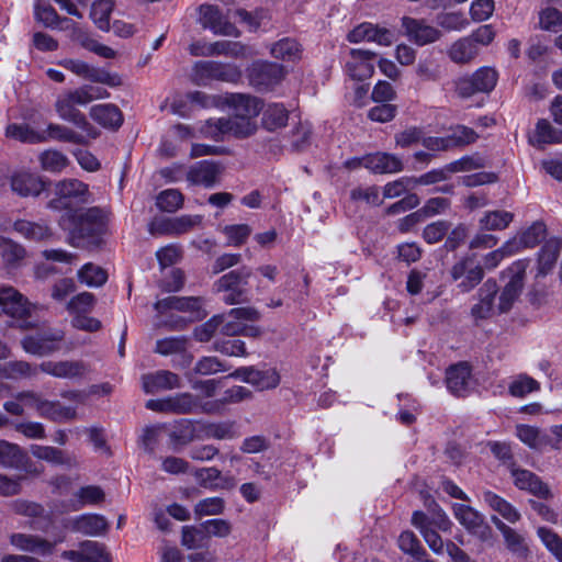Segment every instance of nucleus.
<instances>
[{
  "label": "nucleus",
  "mask_w": 562,
  "mask_h": 562,
  "mask_svg": "<svg viewBox=\"0 0 562 562\" xmlns=\"http://www.w3.org/2000/svg\"><path fill=\"white\" fill-rule=\"evenodd\" d=\"M229 105L233 109L232 116L205 121L200 130L203 136L220 140L228 136L244 138L256 132L260 101L250 95L234 94L229 99Z\"/></svg>",
  "instance_id": "nucleus-1"
},
{
  "label": "nucleus",
  "mask_w": 562,
  "mask_h": 562,
  "mask_svg": "<svg viewBox=\"0 0 562 562\" xmlns=\"http://www.w3.org/2000/svg\"><path fill=\"white\" fill-rule=\"evenodd\" d=\"M221 318L220 333L226 336L243 335L246 337H258L261 335L260 327L248 325L247 322H256L260 313L255 307H236L227 314L215 315Z\"/></svg>",
  "instance_id": "nucleus-2"
},
{
  "label": "nucleus",
  "mask_w": 562,
  "mask_h": 562,
  "mask_svg": "<svg viewBox=\"0 0 562 562\" xmlns=\"http://www.w3.org/2000/svg\"><path fill=\"white\" fill-rule=\"evenodd\" d=\"M60 226L74 237H90L101 231L103 214L100 209L75 210L66 212L60 218Z\"/></svg>",
  "instance_id": "nucleus-3"
},
{
  "label": "nucleus",
  "mask_w": 562,
  "mask_h": 562,
  "mask_svg": "<svg viewBox=\"0 0 562 562\" xmlns=\"http://www.w3.org/2000/svg\"><path fill=\"white\" fill-rule=\"evenodd\" d=\"M55 198L49 202L53 210L74 212L75 204L89 203L91 194L89 188L77 179H65L58 181L54 187Z\"/></svg>",
  "instance_id": "nucleus-4"
},
{
  "label": "nucleus",
  "mask_w": 562,
  "mask_h": 562,
  "mask_svg": "<svg viewBox=\"0 0 562 562\" xmlns=\"http://www.w3.org/2000/svg\"><path fill=\"white\" fill-rule=\"evenodd\" d=\"M58 65L71 71L76 76L115 88L122 85V78L116 72H110L105 69L94 68L80 59L65 58L58 61Z\"/></svg>",
  "instance_id": "nucleus-5"
},
{
  "label": "nucleus",
  "mask_w": 562,
  "mask_h": 562,
  "mask_svg": "<svg viewBox=\"0 0 562 562\" xmlns=\"http://www.w3.org/2000/svg\"><path fill=\"white\" fill-rule=\"evenodd\" d=\"M527 266V261L517 260L513 262L512 266L507 269L508 281L498 297V313H505L509 311L513 304L519 297L524 286Z\"/></svg>",
  "instance_id": "nucleus-6"
},
{
  "label": "nucleus",
  "mask_w": 562,
  "mask_h": 562,
  "mask_svg": "<svg viewBox=\"0 0 562 562\" xmlns=\"http://www.w3.org/2000/svg\"><path fill=\"white\" fill-rule=\"evenodd\" d=\"M498 80V72L492 67H481L470 78L460 79L457 82V92L467 98L475 92H491Z\"/></svg>",
  "instance_id": "nucleus-7"
},
{
  "label": "nucleus",
  "mask_w": 562,
  "mask_h": 562,
  "mask_svg": "<svg viewBox=\"0 0 562 562\" xmlns=\"http://www.w3.org/2000/svg\"><path fill=\"white\" fill-rule=\"evenodd\" d=\"M402 26L407 38L418 46L435 43L442 36L440 30L430 25L423 19L404 16L402 19Z\"/></svg>",
  "instance_id": "nucleus-8"
},
{
  "label": "nucleus",
  "mask_w": 562,
  "mask_h": 562,
  "mask_svg": "<svg viewBox=\"0 0 562 562\" xmlns=\"http://www.w3.org/2000/svg\"><path fill=\"white\" fill-rule=\"evenodd\" d=\"M155 308L159 313H166L171 311L187 313L186 321L192 322L200 319L204 316L202 311V302L199 297H177L170 296L156 302Z\"/></svg>",
  "instance_id": "nucleus-9"
},
{
  "label": "nucleus",
  "mask_w": 562,
  "mask_h": 562,
  "mask_svg": "<svg viewBox=\"0 0 562 562\" xmlns=\"http://www.w3.org/2000/svg\"><path fill=\"white\" fill-rule=\"evenodd\" d=\"M375 54L370 50L351 49L346 61V74L353 80L363 81L374 74Z\"/></svg>",
  "instance_id": "nucleus-10"
},
{
  "label": "nucleus",
  "mask_w": 562,
  "mask_h": 562,
  "mask_svg": "<svg viewBox=\"0 0 562 562\" xmlns=\"http://www.w3.org/2000/svg\"><path fill=\"white\" fill-rule=\"evenodd\" d=\"M41 371L58 379L79 380L89 372V366L80 360L45 361L40 366Z\"/></svg>",
  "instance_id": "nucleus-11"
},
{
  "label": "nucleus",
  "mask_w": 562,
  "mask_h": 562,
  "mask_svg": "<svg viewBox=\"0 0 562 562\" xmlns=\"http://www.w3.org/2000/svg\"><path fill=\"white\" fill-rule=\"evenodd\" d=\"M546 225L541 222H535L529 227L521 229L505 243V248L509 249V255L518 254L525 249L536 247L546 236Z\"/></svg>",
  "instance_id": "nucleus-12"
},
{
  "label": "nucleus",
  "mask_w": 562,
  "mask_h": 562,
  "mask_svg": "<svg viewBox=\"0 0 562 562\" xmlns=\"http://www.w3.org/2000/svg\"><path fill=\"white\" fill-rule=\"evenodd\" d=\"M492 520L496 529L502 533L507 550L520 562L527 561L530 555V549L526 537L497 517H493Z\"/></svg>",
  "instance_id": "nucleus-13"
},
{
  "label": "nucleus",
  "mask_w": 562,
  "mask_h": 562,
  "mask_svg": "<svg viewBox=\"0 0 562 562\" xmlns=\"http://www.w3.org/2000/svg\"><path fill=\"white\" fill-rule=\"evenodd\" d=\"M195 75L199 80L215 79L227 82H236L240 78V70L232 64H221L216 61H199L194 66Z\"/></svg>",
  "instance_id": "nucleus-14"
},
{
  "label": "nucleus",
  "mask_w": 562,
  "mask_h": 562,
  "mask_svg": "<svg viewBox=\"0 0 562 562\" xmlns=\"http://www.w3.org/2000/svg\"><path fill=\"white\" fill-rule=\"evenodd\" d=\"M234 375L241 381L251 384L259 391L276 389L280 384V374L273 369L258 370L255 368L238 369Z\"/></svg>",
  "instance_id": "nucleus-15"
},
{
  "label": "nucleus",
  "mask_w": 562,
  "mask_h": 562,
  "mask_svg": "<svg viewBox=\"0 0 562 562\" xmlns=\"http://www.w3.org/2000/svg\"><path fill=\"white\" fill-rule=\"evenodd\" d=\"M284 77V69L281 65L268 61L255 63L249 70V79L252 85L271 89Z\"/></svg>",
  "instance_id": "nucleus-16"
},
{
  "label": "nucleus",
  "mask_w": 562,
  "mask_h": 562,
  "mask_svg": "<svg viewBox=\"0 0 562 562\" xmlns=\"http://www.w3.org/2000/svg\"><path fill=\"white\" fill-rule=\"evenodd\" d=\"M200 21L205 29H210L216 35L237 36L234 24L229 23L220 10L211 4L200 7Z\"/></svg>",
  "instance_id": "nucleus-17"
},
{
  "label": "nucleus",
  "mask_w": 562,
  "mask_h": 562,
  "mask_svg": "<svg viewBox=\"0 0 562 562\" xmlns=\"http://www.w3.org/2000/svg\"><path fill=\"white\" fill-rule=\"evenodd\" d=\"M348 40L351 43L373 42L381 46H390L394 41V35L387 29L364 22L349 32Z\"/></svg>",
  "instance_id": "nucleus-18"
},
{
  "label": "nucleus",
  "mask_w": 562,
  "mask_h": 562,
  "mask_svg": "<svg viewBox=\"0 0 562 562\" xmlns=\"http://www.w3.org/2000/svg\"><path fill=\"white\" fill-rule=\"evenodd\" d=\"M250 276L249 270H243V273L239 271H231L224 276H222L215 283L216 290L218 292H225L223 300L227 304H238L244 301V290L239 289V284L241 279H247Z\"/></svg>",
  "instance_id": "nucleus-19"
},
{
  "label": "nucleus",
  "mask_w": 562,
  "mask_h": 562,
  "mask_svg": "<svg viewBox=\"0 0 562 562\" xmlns=\"http://www.w3.org/2000/svg\"><path fill=\"white\" fill-rule=\"evenodd\" d=\"M221 175V167L212 160H202L190 167L187 180L193 186L213 187Z\"/></svg>",
  "instance_id": "nucleus-20"
},
{
  "label": "nucleus",
  "mask_w": 562,
  "mask_h": 562,
  "mask_svg": "<svg viewBox=\"0 0 562 562\" xmlns=\"http://www.w3.org/2000/svg\"><path fill=\"white\" fill-rule=\"evenodd\" d=\"M0 306L5 314L16 318H24L31 315L32 310H35V307L31 306L13 288H3L0 290Z\"/></svg>",
  "instance_id": "nucleus-21"
},
{
  "label": "nucleus",
  "mask_w": 562,
  "mask_h": 562,
  "mask_svg": "<svg viewBox=\"0 0 562 562\" xmlns=\"http://www.w3.org/2000/svg\"><path fill=\"white\" fill-rule=\"evenodd\" d=\"M0 306L5 314L16 318H24L31 315L32 310H35V307L31 306L13 288H3L0 290Z\"/></svg>",
  "instance_id": "nucleus-22"
},
{
  "label": "nucleus",
  "mask_w": 562,
  "mask_h": 562,
  "mask_svg": "<svg viewBox=\"0 0 562 562\" xmlns=\"http://www.w3.org/2000/svg\"><path fill=\"white\" fill-rule=\"evenodd\" d=\"M364 168L373 173H397L404 169L400 157L389 153H373L364 156Z\"/></svg>",
  "instance_id": "nucleus-23"
},
{
  "label": "nucleus",
  "mask_w": 562,
  "mask_h": 562,
  "mask_svg": "<svg viewBox=\"0 0 562 562\" xmlns=\"http://www.w3.org/2000/svg\"><path fill=\"white\" fill-rule=\"evenodd\" d=\"M64 338V333L58 330L52 335H36L25 337L22 341L24 350L32 355L45 356L59 348V342Z\"/></svg>",
  "instance_id": "nucleus-24"
},
{
  "label": "nucleus",
  "mask_w": 562,
  "mask_h": 562,
  "mask_svg": "<svg viewBox=\"0 0 562 562\" xmlns=\"http://www.w3.org/2000/svg\"><path fill=\"white\" fill-rule=\"evenodd\" d=\"M11 188L21 196H37L44 190V182L35 173L19 171L12 176Z\"/></svg>",
  "instance_id": "nucleus-25"
},
{
  "label": "nucleus",
  "mask_w": 562,
  "mask_h": 562,
  "mask_svg": "<svg viewBox=\"0 0 562 562\" xmlns=\"http://www.w3.org/2000/svg\"><path fill=\"white\" fill-rule=\"evenodd\" d=\"M497 284L495 281L487 280L480 289V301L472 307V315L476 319L488 318L498 313L497 306L493 304Z\"/></svg>",
  "instance_id": "nucleus-26"
},
{
  "label": "nucleus",
  "mask_w": 562,
  "mask_h": 562,
  "mask_svg": "<svg viewBox=\"0 0 562 562\" xmlns=\"http://www.w3.org/2000/svg\"><path fill=\"white\" fill-rule=\"evenodd\" d=\"M63 557L72 562H109V555L95 541H85L79 550L65 551Z\"/></svg>",
  "instance_id": "nucleus-27"
},
{
  "label": "nucleus",
  "mask_w": 562,
  "mask_h": 562,
  "mask_svg": "<svg viewBox=\"0 0 562 562\" xmlns=\"http://www.w3.org/2000/svg\"><path fill=\"white\" fill-rule=\"evenodd\" d=\"M452 277L454 280L462 279L459 286L467 292L474 288L483 278V270L480 266H474L471 259L458 262L452 268Z\"/></svg>",
  "instance_id": "nucleus-28"
},
{
  "label": "nucleus",
  "mask_w": 562,
  "mask_h": 562,
  "mask_svg": "<svg viewBox=\"0 0 562 562\" xmlns=\"http://www.w3.org/2000/svg\"><path fill=\"white\" fill-rule=\"evenodd\" d=\"M60 541H61V539H59L55 542H49V541L42 539L37 536L24 535V533H13L10 538L11 544L13 547H15L16 549L22 550V551L32 552V553L42 554V555L50 553L54 546Z\"/></svg>",
  "instance_id": "nucleus-29"
},
{
  "label": "nucleus",
  "mask_w": 562,
  "mask_h": 562,
  "mask_svg": "<svg viewBox=\"0 0 562 562\" xmlns=\"http://www.w3.org/2000/svg\"><path fill=\"white\" fill-rule=\"evenodd\" d=\"M453 514L456 519L472 533L483 537L485 531L488 530L483 517L468 505L454 504Z\"/></svg>",
  "instance_id": "nucleus-30"
},
{
  "label": "nucleus",
  "mask_w": 562,
  "mask_h": 562,
  "mask_svg": "<svg viewBox=\"0 0 562 562\" xmlns=\"http://www.w3.org/2000/svg\"><path fill=\"white\" fill-rule=\"evenodd\" d=\"M143 389L146 393H156L180 386V379L177 374L161 370L155 373L145 374L142 378Z\"/></svg>",
  "instance_id": "nucleus-31"
},
{
  "label": "nucleus",
  "mask_w": 562,
  "mask_h": 562,
  "mask_svg": "<svg viewBox=\"0 0 562 562\" xmlns=\"http://www.w3.org/2000/svg\"><path fill=\"white\" fill-rule=\"evenodd\" d=\"M471 370L467 363H459L450 367L446 373L448 390L458 396H463L470 385Z\"/></svg>",
  "instance_id": "nucleus-32"
},
{
  "label": "nucleus",
  "mask_w": 562,
  "mask_h": 562,
  "mask_svg": "<svg viewBox=\"0 0 562 562\" xmlns=\"http://www.w3.org/2000/svg\"><path fill=\"white\" fill-rule=\"evenodd\" d=\"M69 528L87 536H100L108 529V522L101 515L83 514L69 521Z\"/></svg>",
  "instance_id": "nucleus-33"
},
{
  "label": "nucleus",
  "mask_w": 562,
  "mask_h": 562,
  "mask_svg": "<svg viewBox=\"0 0 562 562\" xmlns=\"http://www.w3.org/2000/svg\"><path fill=\"white\" fill-rule=\"evenodd\" d=\"M412 524L419 530L428 547L436 553L441 554L445 551V544L440 536L429 527V517L423 512H414Z\"/></svg>",
  "instance_id": "nucleus-34"
},
{
  "label": "nucleus",
  "mask_w": 562,
  "mask_h": 562,
  "mask_svg": "<svg viewBox=\"0 0 562 562\" xmlns=\"http://www.w3.org/2000/svg\"><path fill=\"white\" fill-rule=\"evenodd\" d=\"M89 114L94 122L105 128H117L123 122L120 109L111 103L93 105Z\"/></svg>",
  "instance_id": "nucleus-35"
},
{
  "label": "nucleus",
  "mask_w": 562,
  "mask_h": 562,
  "mask_svg": "<svg viewBox=\"0 0 562 562\" xmlns=\"http://www.w3.org/2000/svg\"><path fill=\"white\" fill-rule=\"evenodd\" d=\"M512 476L515 485L519 490L528 491L529 493L547 497L549 495V488L543 484L538 476L528 470L513 469Z\"/></svg>",
  "instance_id": "nucleus-36"
},
{
  "label": "nucleus",
  "mask_w": 562,
  "mask_h": 562,
  "mask_svg": "<svg viewBox=\"0 0 562 562\" xmlns=\"http://www.w3.org/2000/svg\"><path fill=\"white\" fill-rule=\"evenodd\" d=\"M250 395L251 392L248 389L240 385L233 386L226 390L221 398L206 401L205 405L203 406V413L218 414L223 411V407L226 404L241 402L250 397Z\"/></svg>",
  "instance_id": "nucleus-37"
},
{
  "label": "nucleus",
  "mask_w": 562,
  "mask_h": 562,
  "mask_svg": "<svg viewBox=\"0 0 562 562\" xmlns=\"http://www.w3.org/2000/svg\"><path fill=\"white\" fill-rule=\"evenodd\" d=\"M479 53L480 48L468 36L458 38L447 49L448 57L456 64H469Z\"/></svg>",
  "instance_id": "nucleus-38"
},
{
  "label": "nucleus",
  "mask_w": 562,
  "mask_h": 562,
  "mask_svg": "<svg viewBox=\"0 0 562 562\" xmlns=\"http://www.w3.org/2000/svg\"><path fill=\"white\" fill-rule=\"evenodd\" d=\"M482 498L492 510L496 512L499 516L503 517V519L507 520L508 522L516 524L520 520L521 515L518 509L497 494L491 491H485L482 494Z\"/></svg>",
  "instance_id": "nucleus-39"
},
{
  "label": "nucleus",
  "mask_w": 562,
  "mask_h": 562,
  "mask_svg": "<svg viewBox=\"0 0 562 562\" xmlns=\"http://www.w3.org/2000/svg\"><path fill=\"white\" fill-rule=\"evenodd\" d=\"M561 251V240L559 238H550L542 246L538 256V273L537 276L548 274L554 267Z\"/></svg>",
  "instance_id": "nucleus-40"
},
{
  "label": "nucleus",
  "mask_w": 562,
  "mask_h": 562,
  "mask_svg": "<svg viewBox=\"0 0 562 562\" xmlns=\"http://www.w3.org/2000/svg\"><path fill=\"white\" fill-rule=\"evenodd\" d=\"M205 438L216 440H233L240 436L236 422L210 423L203 426Z\"/></svg>",
  "instance_id": "nucleus-41"
},
{
  "label": "nucleus",
  "mask_w": 562,
  "mask_h": 562,
  "mask_svg": "<svg viewBox=\"0 0 562 562\" xmlns=\"http://www.w3.org/2000/svg\"><path fill=\"white\" fill-rule=\"evenodd\" d=\"M206 401H202L200 396H194L190 393H181L170 396L171 413L177 414H191L203 413V406Z\"/></svg>",
  "instance_id": "nucleus-42"
},
{
  "label": "nucleus",
  "mask_w": 562,
  "mask_h": 562,
  "mask_svg": "<svg viewBox=\"0 0 562 562\" xmlns=\"http://www.w3.org/2000/svg\"><path fill=\"white\" fill-rule=\"evenodd\" d=\"M203 221L202 215H181L173 218H169L164 224V227L159 231L161 233H168L169 235H181L190 232L196 226H200Z\"/></svg>",
  "instance_id": "nucleus-43"
},
{
  "label": "nucleus",
  "mask_w": 562,
  "mask_h": 562,
  "mask_svg": "<svg viewBox=\"0 0 562 562\" xmlns=\"http://www.w3.org/2000/svg\"><path fill=\"white\" fill-rule=\"evenodd\" d=\"M34 14L36 21L43 23L46 27L68 30L75 25L72 21L68 19L60 20L52 7L42 5L40 2L35 3Z\"/></svg>",
  "instance_id": "nucleus-44"
},
{
  "label": "nucleus",
  "mask_w": 562,
  "mask_h": 562,
  "mask_svg": "<svg viewBox=\"0 0 562 562\" xmlns=\"http://www.w3.org/2000/svg\"><path fill=\"white\" fill-rule=\"evenodd\" d=\"M270 53L277 59L294 63L301 58L302 48L295 40L282 38L271 46Z\"/></svg>",
  "instance_id": "nucleus-45"
},
{
  "label": "nucleus",
  "mask_w": 562,
  "mask_h": 562,
  "mask_svg": "<svg viewBox=\"0 0 562 562\" xmlns=\"http://www.w3.org/2000/svg\"><path fill=\"white\" fill-rule=\"evenodd\" d=\"M289 112L281 103L268 104L262 112V124L268 131H276L285 126Z\"/></svg>",
  "instance_id": "nucleus-46"
},
{
  "label": "nucleus",
  "mask_w": 562,
  "mask_h": 562,
  "mask_svg": "<svg viewBox=\"0 0 562 562\" xmlns=\"http://www.w3.org/2000/svg\"><path fill=\"white\" fill-rule=\"evenodd\" d=\"M514 220V214L504 210L485 212L480 218L479 224L483 231H503L509 226Z\"/></svg>",
  "instance_id": "nucleus-47"
},
{
  "label": "nucleus",
  "mask_w": 562,
  "mask_h": 562,
  "mask_svg": "<svg viewBox=\"0 0 562 562\" xmlns=\"http://www.w3.org/2000/svg\"><path fill=\"white\" fill-rule=\"evenodd\" d=\"M194 477L200 486L209 490L224 488L229 485V481L223 477L221 471L214 467L196 470Z\"/></svg>",
  "instance_id": "nucleus-48"
},
{
  "label": "nucleus",
  "mask_w": 562,
  "mask_h": 562,
  "mask_svg": "<svg viewBox=\"0 0 562 562\" xmlns=\"http://www.w3.org/2000/svg\"><path fill=\"white\" fill-rule=\"evenodd\" d=\"M31 453L35 458L53 464L71 465L74 463V459L71 457L65 454L61 450L49 446L33 445L31 446Z\"/></svg>",
  "instance_id": "nucleus-49"
},
{
  "label": "nucleus",
  "mask_w": 562,
  "mask_h": 562,
  "mask_svg": "<svg viewBox=\"0 0 562 562\" xmlns=\"http://www.w3.org/2000/svg\"><path fill=\"white\" fill-rule=\"evenodd\" d=\"M41 416L54 422H68L76 417V408L65 406L59 402L47 401L45 404L41 405Z\"/></svg>",
  "instance_id": "nucleus-50"
},
{
  "label": "nucleus",
  "mask_w": 562,
  "mask_h": 562,
  "mask_svg": "<svg viewBox=\"0 0 562 562\" xmlns=\"http://www.w3.org/2000/svg\"><path fill=\"white\" fill-rule=\"evenodd\" d=\"M78 280L80 283L89 286V288H98L103 285L108 280V273L101 267L94 263H86L78 271Z\"/></svg>",
  "instance_id": "nucleus-51"
},
{
  "label": "nucleus",
  "mask_w": 562,
  "mask_h": 562,
  "mask_svg": "<svg viewBox=\"0 0 562 562\" xmlns=\"http://www.w3.org/2000/svg\"><path fill=\"white\" fill-rule=\"evenodd\" d=\"M114 9L113 0H95L91 5L90 16L102 31L110 29V16Z\"/></svg>",
  "instance_id": "nucleus-52"
},
{
  "label": "nucleus",
  "mask_w": 562,
  "mask_h": 562,
  "mask_svg": "<svg viewBox=\"0 0 562 562\" xmlns=\"http://www.w3.org/2000/svg\"><path fill=\"white\" fill-rule=\"evenodd\" d=\"M538 27L546 32L559 33L562 31V11L547 7L538 13Z\"/></svg>",
  "instance_id": "nucleus-53"
},
{
  "label": "nucleus",
  "mask_w": 562,
  "mask_h": 562,
  "mask_svg": "<svg viewBox=\"0 0 562 562\" xmlns=\"http://www.w3.org/2000/svg\"><path fill=\"white\" fill-rule=\"evenodd\" d=\"M516 435L525 445L532 449H541L550 442L548 436L542 435L538 428L528 425H518L516 427Z\"/></svg>",
  "instance_id": "nucleus-54"
},
{
  "label": "nucleus",
  "mask_w": 562,
  "mask_h": 562,
  "mask_svg": "<svg viewBox=\"0 0 562 562\" xmlns=\"http://www.w3.org/2000/svg\"><path fill=\"white\" fill-rule=\"evenodd\" d=\"M76 499L72 503V509L78 510L87 505H97L104 499V492L95 485H87L76 493Z\"/></svg>",
  "instance_id": "nucleus-55"
},
{
  "label": "nucleus",
  "mask_w": 562,
  "mask_h": 562,
  "mask_svg": "<svg viewBox=\"0 0 562 562\" xmlns=\"http://www.w3.org/2000/svg\"><path fill=\"white\" fill-rule=\"evenodd\" d=\"M38 159L44 170L54 173L61 172L69 165L68 157L61 151L55 149L43 151Z\"/></svg>",
  "instance_id": "nucleus-56"
},
{
  "label": "nucleus",
  "mask_w": 562,
  "mask_h": 562,
  "mask_svg": "<svg viewBox=\"0 0 562 562\" xmlns=\"http://www.w3.org/2000/svg\"><path fill=\"white\" fill-rule=\"evenodd\" d=\"M437 23L440 27L449 32L464 31L470 24L469 20L461 11L440 13L437 16Z\"/></svg>",
  "instance_id": "nucleus-57"
},
{
  "label": "nucleus",
  "mask_w": 562,
  "mask_h": 562,
  "mask_svg": "<svg viewBox=\"0 0 562 562\" xmlns=\"http://www.w3.org/2000/svg\"><path fill=\"white\" fill-rule=\"evenodd\" d=\"M530 142L537 146L560 143V135L552 127L549 121L539 120L536 125V130L530 137Z\"/></svg>",
  "instance_id": "nucleus-58"
},
{
  "label": "nucleus",
  "mask_w": 562,
  "mask_h": 562,
  "mask_svg": "<svg viewBox=\"0 0 562 562\" xmlns=\"http://www.w3.org/2000/svg\"><path fill=\"white\" fill-rule=\"evenodd\" d=\"M5 133L7 136L25 143L46 142L45 134H42V132H35L25 124H11L7 127Z\"/></svg>",
  "instance_id": "nucleus-59"
},
{
  "label": "nucleus",
  "mask_w": 562,
  "mask_h": 562,
  "mask_svg": "<svg viewBox=\"0 0 562 562\" xmlns=\"http://www.w3.org/2000/svg\"><path fill=\"white\" fill-rule=\"evenodd\" d=\"M14 229L29 239L42 240L50 236L49 228L40 223H32L27 221H18L14 224Z\"/></svg>",
  "instance_id": "nucleus-60"
},
{
  "label": "nucleus",
  "mask_w": 562,
  "mask_h": 562,
  "mask_svg": "<svg viewBox=\"0 0 562 562\" xmlns=\"http://www.w3.org/2000/svg\"><path fill=\"white\" fill-rule=\"evenodd\" d=\"M400 549L415 561H422L426 554L420 542L412 531H403L398 537Z\"/></svg>",
  "instance_id": "nucleus-61"
},
{
  "label": "nucleus",
  "mask_w": 562,
  "mask_h": 562,
  "mask_svg": "<svg viewBox=\"0 0 562 562\" xmlns=\"http://www.w3.org/2000/svg\"><path fill=\"white\" fill-rule=\"evenodd\" d=\"M483 167H485V159L475 155L464 156L458 160H454L445 166V169L447 170V176L449 177L451 173L471 171Z\"/></svg>",
  "instance_id": "nucleus-62"
},
{
  "label": "nucleus",
  "mask_w": 562,
  "mask_h": 562,
  "mask_svg": "<svg viewBox=\"0 0 562 562\" xmlns=\"http://www.w3.org/2000/svg\"><path fill=\"white\" fill-rule=\"evenodd\" d=\"M537 535L540 538L547 550L559 561L562 562V539L558 533L546 527H540L537 530Z\"/></svg>",
  "instance_id": "nucleus-63"
},
{
  "label": "nucleus",
  "mask_w": 562,
  "mask_h": 562,
  "mask_svg": "<svg viewBox=\"0 0 562 562\" xmlns=\"http://www.w3.org/2000/svg\"><path fill=\"white\" fill-rule=\"evenodd\" d=\"M156 204L161 211L172 213L182 206L183 195L179 190L168 189L159 193Z\"/></svg>",
  "instance_id": "nucleus-64"
}]
</instances>
